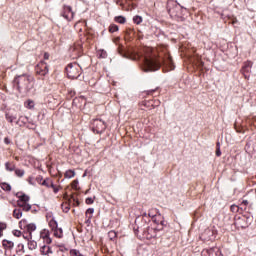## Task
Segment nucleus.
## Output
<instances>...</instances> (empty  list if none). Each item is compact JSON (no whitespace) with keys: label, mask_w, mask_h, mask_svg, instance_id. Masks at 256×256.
<instances>
[{"label":"nucleus","mask_w":256,"mask_h":256,"mask_svg":"<svg viewBox=\"0 0 256 256\" xmlns=\"http://www.w3.org/2000/svg\"><path fill=\"white\" fill-rule=\"evenodd\" d=\"M201 237L204 239V241H213V239H215V230L207 228Z\"/></svg>","instance_id":"obj_10"},{"label":"nucleus","mask_w":256,"mask_h":256,"mask_svg":"<svg viewBox=\"0 0 256 256\" xmlns=\"http://www.w3.org/2000/svg\"><path fill=\"white\" fill-rule=\"evenodd\" d=\"M0 237H3V231L0 230Z\"/></svg>","instance_id":"obj_53"},{"label":"nucleus","mask_w":256,"mask_h":256,"mask_svg":"<svg viewBox=\"0 0 256 256\" xmlns=\"http://www.w3.org/2000/svg\"><path fill=\"white\" fill-rule=\"evenodd\" d=\"M18 207H21L23 209V205H25V202H22L21 200L17 201Z\"/></svg>","instance_id":"obj_42"},{"label":"nucleus","mask_w":256,"mask_h":256,"mask_svg":"<svg viewBox=\"0 0 256 256\" xmlns=\"http://www.w3.org/2000/svg\"><path fill=\"white\" fill-rule=\"evenodd\" d=\"M216 157H221V147L219 142L217 143Z\"/></svg>","instance_id":"obj_34"},{"label":"nucleus","mask_w":256,"mask_h":256,"mask_svg":"<svg viewBox=\"0 0 256 256\" xmlns=\"http://www.w3.org/2000/svg\"><path fill=\"white\" fill-rule=\"evenodd\" d=\"M28 249L30 251H35V249H37V241H34V240H29L28 241Z\"/></svg>","instance_id":"obj_22"},{"label":"nucleus","mask_w":256,"mask_h":256,"mask_svg":"<svg viewBox=\"0 0 256 256\" xmlns=\"http://www.w3.org/2000/svg\"><path fill=\"white\" fill-rule=\"evenodd\" d=\"M4 167H5V170L8 171L9 173H13V171H15V169H17V166L15 165V162H13V161L5 162Z\"/></svg>","instance_id":"obj_14"},{"label":"nucleus","mask_w":256,"mask_h":256,"mask_svg":"<svg viewBox=\"0 0 256 256\" xmlns=\"http://www.w3.org/2000/svg\"><path fill=\"white\" fill-rule=\"evenodd\" d=\"M14 237H21L22 232L20 230H14L13 232Z\"/></svg>","instance_id":"obj_36"},{"label":"nucleus","mask_w":256,"mask_h":256,"mask_svg":"<svg viewBox=\"0 0 256 256\" xmlns=\"http://www.w3.org/2000/svg\"><path fill=\"white\" fill-rule=\"evenodd\" d=\"M70 207H69V204H67V203H63L62 204V211H63V213H69V211H70Z\"/></svg>","instance_id":"obj_30"},{"label":"nucleus","mask_w":256,"mask_h":256,"mask_svg":"<svg viewBox=\"0 0 256 256\" xmlns=\"http://www.w3.org/2000/svg\"><path fill=\"white\" fill-rule=\"evenodd\" d=\"M91 127H92L93 133H97V135L103 133V131L107 129V125L105 124V121L99 118L92 120Z\"/></svg>","instance_id":"obj_5"},{"label":"nucleus","mask_w":256,"mask_h":256,"mask_svg":"<svg viewBox=\"0 0 256 256\" xmlns=\"http://www.w3.org/2000/svg\"><path fill=\"white\" fill-rule=\"evenodd\" d=\"M75 49H81V46H78V48H77V47H75Z\"/></svg>","instance_id":"obj_54"},{"label":"nucleus","mask_w":256,"mask_h":256,"mask_svg":"<svg viewBox=\"0 0 256 256\" xmlns=\"http://www.w3.org/2000/svg\"><path fill=\"white\" fill-rule=\"evenodd\" d=\"M242 205H249V201L243 200V201H242Z\"/></svg>","instance_id":"obj_47"},{"label":"nucleus","mask_w":256,"mask_h":256,"mask_svg":"<svg viewBox=\"0 0 256 256\" xmlns=\"http://www.w3.org/2000/svg\"><path fill=\"white\" fill-rule=\"evenodd\" d=\"M93 213H95V209L93 208H88L86 210V217H88V219H92L93 218Z\"/></svg>","instance_id":"obj_25"},{"label":"nucleus","mask_w":256,"mask_h":256,"mask_svg":"<svg viewBox=\"0 0 256 256\" xmlns=\"http://www.w3.org/2000/svg\"><path fill=\"white\" fill-rule=\"evenodd\" d=\"M16 196L23 203H29V201L31 199L27 194H23V193H17Z\"/></svg>","instance_id":"obj_18"},{"label":"nucleus","mask_w":256,"mask_h":256,"mask_svg":"<svg viewBox=\"0 0 256 256\" xmlns=\"http://www.w3.org/2000/svg\"><path fill=\"white\" fill-rule=\"evenodd\" d=\"M2 247L6 250H11L13 247H15V243L11 240L4 239L2 241Z\"/></svg>","instance_id":"obj_15"},{"label":"nucleus","mask_w":256,"mask_h":256,"mask_svg":"<svg viewBox=\"0 0 256 256\" xmlns=\"http://www.w3.org/2000/svg\"><path fill=\"white\" fill-rule=\"evenodd\" d=\"M46 217H47V220L49 221V227L52 229V231L54 229H57L58 227L57 220H55V218L51 217V215L49 214Z\"/></svg>","instance_id":"obj_16"},{"label":"nucleus","mask_w":256,"mask_h":256,"mask_svg":"<svg viewBox=\"0 0 256 256\" xmlns=\"http://www.w3.org/2000/svg\"><path fill=\"white\" fill-rule=\"evenodd\" d=\"M21 217H23V211L19 208L14 209L13 218L14 219H20Z\"/></svg>","instance_id":"obj_21"},{"label":"nucleus","mask_w":256,"mask_h":256,"mask_svg":"<svg viewBox=\"0 0 256 256\" xmlns=\"http://www.w3.org/2000/svg\"><path fill=\"white\" fill-rule=\"evenodd\" d=\"M70 253L72 256H80L81 255V253L78 250H71Z\"/></svg>","instance_id":"obj_38"},{"label":"nucleus","mask_w":256,"mask_h":256,"mask_svg":"<svg viewBox=\"0 0 256 256\" xmlns=\"http://www.w3.org/2000/svg\"><path fill=\"white\" fill-rule=\"evenodd\" d=\"M75 170H67L64 174L65 179H73L75 177Z\"/></svg>","instance_id":"obj_24"},{"label":"nucleus","mask_w":256,"mask_h":256,"mask_svg":"<svg viewBox=\"0 0 256 256\" xmlns=\"http://www.w3.org/2000/svg\"><path fill=\"white\" fill-rule=\"evenodd\" d=\"M40 239H43L46 245H51L53 243V240L51 239V234L49 233L48 229L41 230Z\"/></svg>","instance_id":"obj_9"},{"label":"nucleus","mask_w":256,"mask_h":256,"mask_svg":"<svg viewBox=\"0 0 256 256\" xmlns=\"http://www.w3.org/2000/svg\"><path fill=\"white\" fill-rule=\"evenodd\" d=\"M48 59H49V53L45 52L44 53V60L48 61Z\"/></svg>","instance_id":"obj_45"},{"label":"nucleus","mask_w":256,"mask_h":256,"mask_svg":"<svg viewBox=\"0 0 256 256\" xmlns=\"http://www.w3.org/2000/svg\"><path fill=\"white\" fill-rule=\"evenodd\" d=\"M36 73L37 75H40L41 77H45L47 73H49V65L45 61H41L37 66H36Z\"/></svg>","instance_id":"obj_7"},{"label":"nucleus","mask_w":256,"mask_h":256,"mask_svg":"<svg viewBox=\"0 0 256 256\" xmlns=\"http://www.w3.org/2000/svg\"><path fill=\"white\" fill-rule=\"evenodd\" d=\"M14 173H15L16 177H19L20 179L25 177V170L24 169L16 168L14 170Z\"/></svg>","instance_id":"obj_23"},{"label":"nucleus","mask_w":256,"mask_h":256,"mask_svg":"<svg viewBox=\"0 0 256 256\" xmlns=\"http://www.w3.org/2000/svg\"><path fill=\"white\" fill-rule=\"evenodd\" d=\"M24 237V239H26L28 242L29 241H31V239H33V238H31V235L29 234V237H27V236H23Z\"/></svg>","instance_id":"obj_46"},{"label":"nucleus","mask_w":256,"mask_h":256,"mask_svg":"<svg viewBox=\"0 0 256 256\" xmlns=\"http://www.w3.org/2000/svg\"><path fill=\"white\" fill-rule=\"evenodd\" d=\"M108 237H109L110 241H113V239H115L117 237V232H115L113 230L108 232Z\"/></svg>","instance_id":"obj_31"},{"label":"nucleus","mask_w":256,"mask_h":256,"mask_svg":"<svg viewBox=\"0 0 256 256\" xmlns=\"http://www.w3.org/2000/svg\"><path fill=\"white\" fill-rule=\"evenodd\" d=\"M203 253H207L208 256H222L219 248H210L208 250H204Z\"/></svg>","instance_id":"obj_13"},{"label":"nucleus","mask_w":256,"mask_h":256,"mask_svg":"<svg viewBox=\"0 0 256 256\" xmlns=\"http://www.w3.org/2000/svg\"><path fill=\"white\" fill-rule=\"evenodd\" d=\"M1 189H3V191H11V185H9L7 183H2Z\"/></svg>","instance_id":"obj_32"},{"label":"nucleus","mask_w":256,"mask_h":256,"mask_svg":"<svg viewBox=\"0 0 256 256\" xmlns=\"http://www.w3.org/2000/svg\"><path fill=\"white\" fill-rule=\"evenodd\" d=\"M7 229V224L5 222H0V231H5Z\"/></svg>","instance_id":"obj_35"},{"label":"nucleus","mask_w":256,"mask_h":256,"mask_svg":"<svg viewBox=\"0 0 256 256\" xmlns=\"http://www.w3.org/2000/svg\"><path fill=\"white\" fill-rule=\"evenodd\" d=\"M25 107L27 109H33V107H35V102H33V100H27L25 102Z\"/></svg>","instance_id":"obj_27"},{"label":"nucleus","mask_w":256,"mask_h":256,"mask_svg":"<svg viewBox=\"0 0 256 256\" xmlns=\"http://www.w3.org/2000/svg\"><path fill=\"white\" fill-rule=\"evenodd\" d=\"M129 59H133V60H135V59H137V56H134V57H128Z\"/></svg>","instance_id":"obj_51"},{"label":"nucleus","mask_w":256,"mask_h":256,"mask_svg":"<svg viewBox=\"0 0 256 256\" xmlns=\"http://www.w3.org/2000/svg\"><path fill=\"white\" fill-rule=\"evenodd\" d=\"M61 17H64L66 21H71L75 17V13L71 9V6H64L61 12Z\"/></svg>","instance_id":"obj_8"},{"label":"nucleus","mask_w":256,"mask_h":256,"mask_svg":"<svg viewBox=\"0 0 256 256\" xmlns=\"http://www.w3.org/2000/svg\"><path fill=\"white\" fill-rule=\"evenodd\" d=\"M133 22L136 23V25H141V23H143V18L141 16H134Z\"/></svg>","instance_id":"obj_29"},{"label":"nucleus","mask_w":256,"mask_h":256,"mask_svg":"<svg viewBox=\"0 0 256 256\" xmlns=\"http://www.w3.org/2000/svg\"><path fill=\"white\" fill-rule=\"evenodd\" d=\"M165 65L168 67L169 71H173L175 69V65L173 64V59L171 55L167 54L164 59L157 60L155 58H144L142 69L145 73H152L153 71H159L161 69V65Z\"/></svg>","instance_id":"obj_1"},{"label":"nucleus","mask_w":256,"mask_h":256,"mask_svg":"<svg viewBox=\"0 0 256 256\" xmlns=\"http://www.w3.org/2000/svg\"><path fill=\"white\" fill-rule=\"evenodd\" d=\"M167 9L170 17H181L183 15V7L175 1H169Z\"/></svg>","instance_id":"obj_3"},{"label":"nucleus","mask_w":256,"mask_h":256,"mask_svg":"<svg viewBox=\"0 0 256 256\" xmlns=\"http://www.w3.org/2000/svg\"><path fill=\"white\" fill-rule=\"evenodd\" d=\"M20 229H26L27 233L30 235V239H33V231H37V225L35 223H27L26 219H22L19 222Z\"/></svg>","instance_id":"obj_6"},{"label":"nucleus","mask_w":256,"mask_h":256,"mask_svg":"<svg viewBox=\"0 0 256 256\" xmlns=\"http://www.w3.org/2000/svg\"><path fill=\"white\" fill-rule=\"evenodd\" d=\"M23 211H31V204L25 202L24 205L22 206Z\"/></svg>","instance_id":"obj_33"},{"label":"nucleus","mask_w":256,"mask_h":256,"mask_svg":"<svg viewBox=\"0 0 256 256\" xmlns=\"http://www.w3.org/2000/svg\"><path fill=\"white\" fill-rule=\"evenodd\" d=\"M13 83L19 93L27 94L35 87V78L28 74H22L15 77Z\"/></svg>","instance_id":"obj_2"},{"label":"nucleus","mask_w":256,"mask_h":256,"mask_svg":"<svg viewBox=\"0 0 256 256\" xmlns=\"http://www.w3.org/2000/svg\"><path fill=\"white\" fill-rule=\"evenodd\" d=\"M160 224H161L162 227H164L165 221H161Z\"/></svg>","instance_id":"obj_50"},{"label":"nucleus","mask_w":256,"mask_h":256,"mask_svg":"<svg viewBox=\"0 0 256 256\" xmlns=\"http://www.w3.org/2000/svg\"><path fill=\"white\" fill-rule=\"evenodd\" d=\"M231 211H232L233 213L239 211V206H237V205H232V206H231Z\"/></svg>","instance_id":"obj_40"},{"label":"nucleus","mask_w":256,"mask_h":256,"mask_svg":"<svg viewBox=\"0 0 256 256\" xmlns=\"http://www.w3.org/2000/svg\"><path fill=\"white\" fill-rule=\"evenodd\" d=\"M5 118L9 123H13L15 119H17V114H13L12 112H6Z\"/></svg>","instance_id":"obj_19"},{"label":"nucleus","mask_w":256,"mask_h":256,"mask_svg":"<svg viewBox=\"0 0 256 256\" xmlns=\"http://www.w3.org/2000/svg\"><path fill=\"white\" fill-rule=\"evenodd\" d=\"M235 23H237V18H234L232 21V25H235Z\"/></svg>","instance_id":"obj_48"},{"label":"nucleus","mask_w":256,"mask_h":256,"mask_svg":"<svg viewBox=\"0 0 256 256\" xmlns=\"http://www.w3.org/2000/svg\"><path fill=\"white\" fill-rule=\"evenodd\" d=\"M94 200L93 198H86V205H93Z\"/></svg>","instance_id":"obj_39"},{"label":"nucleus","mask_w":256,"mask_h":256,"mask_svg":"<svg viewBox=\"0 0 256 256\" xmlns=\"http://www.w3.org/2000/svg\"><path fill=\"white\" fill-rule=\"evenodd\" d=\"M42 185L44 187H48V189L49 188L53 189L54 193H59V186H55V184H53V181L49 179L43 180Z\"/></svg>","instance_id":"obj_11"},{"label":"nucleus","mask_w":256,"mask_h":256,"mask_svg":"<svg viewBox=\"0 0 256 256\" xmlns=\"http://www.w3.org/2000/svg\"><path fill=\"white\" fill-rule=\"evenodd\" d=\"M50 256H65V254H63V252H61V251H57V252H52V254H50Z\"/></svg>","instance_id":"obj_37"},{"label":"nucleus","mask_w":256,"mask_h":256,"mask_svg":"<svg viewBox=\"0 0 256 256\" xmlns=\"http://www.w3.org/2000/svg\"><path fill=\"white\" fill-rule=\"evenodd\" d=\"M148 217H155L151 212L148 213Z\"/></svg>","instance_id":"obj_49"},{"label":"nucleus","mask_w":256,"mask_h":256,"mask_svg":"<svg viewBox=\"0 0 256 256\" xmlns=\"http://www.w3.org/2000/svg\"><path fill=\"white\" fill-rule=\"evenodd\" d=\"M79 185V181L78 180H74L73 182H72V187H73V189H77V186Z\"/></svg>","instance_id":"obj_41"},{"label":"nucleus","mask_w":256,"mask_h":256,"mask_svg":"<svg viewBox=\"0 0 256 256\" xmlns=\"http://www.w3.org/2000/svg\"><path fill=\"white\" fill-rule=\"evenodd\" d=\"M117 31H119V26L115 25V24H111L109 26V32L110 33H117Z\"/></svg>","instance_id":"obj_26"},{"label":"nucleus","mask_w":256,"mask_h":256,"mask_svg":"<svg viewBox=\"0 0 256 256\" xmlns=\"http://www.w3.org/2000/svg\"><path fill=\"white\" fill-rule=\"evenodd\" d=\"M142 217H147V212H144V213L142 214Z\"/></svg>","instance_id":"obj_52"},{"label":"nucleus","mask_w":256,"mask_h":256,"mask_svg":"<svg viewBox=\"0 0 256 256\" xmlns=\"http://www.w3.org/2000/svg\"><path fill=\"white\" fill-rule=\"evenodd\" d=\"M66 73L69 79H78L81 76V66L77 63H70L66 67Z\"/></svg>","instance_id":"obj_4"},{"label":"nucleus","mask_w":256,"mask_h":256,"mask_svg":"<svg viewBox=\"0 0 256 256\" xmlns=\"http://www.w3.org/2000/svg\"><path fill=\"white\" fill-rule=\"evenodd\" d=\"M115 21L116 23H120V25H123L127 20L123 16H118V17H115Z\"/></svg>","instance_id":"obj_28"},{"label":"nucleus","mask_w":256,"mask_h":256,"mask_svg":"<svg viewBox=\"0 0 256 256\" xmlns=\"http://www.w3.org/2000/svg\"><path fill=\"white\" fill-rule=\"evenodd\" d=\"M4 143L6 145H9L11 143V140L8 137H6V138H4Z\"/></svg>","instance_id":"obj_43"},{"label":"nucleus","mask_w":256,"mask_h":256,"mask_svg":"<svg viewBox=\"0 0 256 256\" xmlns=\"http://www.w3.org/2000/svg\"><path fill=\"white\" fill-rule=\"evenodd\" d=\"M40 251L42 255H47V256L53 255V250L50 248L49 245L42 246Z\"/></svg>","instance_id":"obj_17"},{"label":"nucleus","mask_w":256,"mask_h":256,"mask_svg":"<svg viewBox=\"0 0 256 256\" xmlns=\"http://www.w3.org/2000/svg\"><path fill=\"white\" fill-rule=\"evenodd\" d=\"M52 231L54 233V237H57L58 239H62V237H63V228L57 227Z\"/></svg>","instance_id":"obj_20"},{"label":"nucleus","mask_w":256,"mask_h":256,"mask_svg":"<svg viewBox=\"0 0 256 256\" xmlns=\"http://www.w3.org/2000/svg\"><path fill=\"white\" fill-rule=\"evenodd\" d=\"M100 57H102V59H105V57H107V52L102 51V53L100 54Z\"/></svg>","instance_id":"obj_44"},{"label":"nucleus","mask_w":256,"mask_h":256,"mask_svg":"<svg viewBox=\"0 0 256 256\" xmlns=\"http://www.w3.org/2000/svg\"><path fill=\"white\" fill-rule=\"evenodd\" d=\"M252 67H253V62L251 61L244 62V65L242 67V73L244 74V77H247V74L251 73Z\"/></svg>","instance_id":"obj_12"}]
</instances>
